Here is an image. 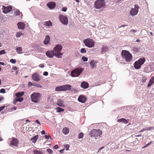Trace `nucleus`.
I'll return each mask as SVG.
<instances>
[{"label": "nucleus", "instance_id": "nucleus-7", "mask_svg": "<svg viewBox=\"0 0 154 154\" xmlns=\"http://www.w3.org/2000/svg\"><path fill=\"white\" fill-rule=\"evenodd\" d=\"M83 42L86 46L89 48L93 47L95 44V42L94 41L90 38L84 40Z\"/></svg>", "mask_w": 154, "mask_h": 154}, {"label": "nucleus", "instance_id": "nucleus-60", "mask_svg": "<svg viewBox=\"0 0 154 154\" xmlns=\"http://www.w3.org/2000/svg\"><path fill=\"white\" fill-rule=\"evenodd\" d=\"M104 147V146H103V147H101L99 149V150L98 151H99V150H101V149H102Z\"/></svg>", "mask_w": 154, "mask_h": 154}, {"label": "nucleus", "instance_id": "nucleus-41", "mask_svg": "<svg viewBox=\"0 0 154 154\" xmlns=\"http://www.w3.org/2000/svg\"><path fill=\"white\" fill-rule=\"evenodd\" d=\"M10 62L12 63H15L16 62V60L15 59H11L10 60Z\"/></svg>", "mask_w": 154, "mask_h": 154}, {"label": "nucleus", "instance_id": "nucleus-25", "mask_svg": "<svg viewBox=\"0 0 154 154\" xmlns=\"http://www.w3.org/2000/svg\"><path fill=\"white\" fill-rule=\"evenodd\" d=\"M154 83V76H153L149 80L147 85V87L150 86Z\"/></svg>", "mask_w": 154, "mask_h": 154}, {"label": "nucleus", "instance_id": "nucleus-6", "mask_svg": "<svg viewBox=\"0 0 154 154\" xmlns=\"http://www.w3.org/2000/svg\"><path fill=\"white\" fill-rule=\"evenodd\" d=\"M105 2L104 0H97L94 3V7L97 9L104 8Z\"/></svg>", "mask_w": 154, "mask_h": 154}, {"label": "nucleus", "instance_id": "nucleus-21", "mask_svg": "<svg viewBox=\"0 0 154 154\" xmlns=\"http://www.w3.org/2000/svg\"><path fill=\"white\" fill-rule=\"evenodd\" d=\"M24 94V92L21 91L15 94V96L17 98H20V97L23 96Z\"/></svg>", "mask_w": 154, "mask_h": 154}, {"label": "nucleus", "instance_id": "nucleus-54", "mask_svg": "<svg viewBox=\"0 0 154 154\" xmlns=\"http://www.w3.org/2000/svg\"><path fill=\"white\" fill-rule=\"evenodd\" d=\"M35 122L36 123H37L38 124L40 125L41 124L40 122L38 120H36L35 121Z\"/></svg>", "mask_w": 154, "mask_h": 154}, {"label": "nucleus", "instance_id": "nucleus-33", "mask_svg": "<svg viewBox=\"0 0 154 154\" xmlns=\"http://www.w3.org/2000/svg\"><path fill=\"white\" fill-rule=\"evenodd\" d=\"M45 137L46 139H50L48 140L51 142V141L52 140V139L51 137L49 134L48 135H45Z\"/></svg>", "mask_w": 154, "mask_h": 154}, {"label": "nucleus", "instance_id": "nucleus-63", "mask_svg": "<svg viewBox=\"0 0 154 154\" xmlns=\"http://www.w3.org/2000/svg\"><path fill=\"white\" fill-rule=\"evenodd\" d=\"M140 40L139 39H137L136 40V42H140Z\"/></svg>", "mask_w": 154, "mask_h": 154}, {"label": "nucleus", "instance_id": "nucleus-45", "mask_svg": "<svg viewBox=\"0 0 154 154\" xmlns=\"http://www.w3.org/2000/svg\"><path fill=\"white\" fill-rule=\"evenodd\" d=\"M67 10V8L66 7H64L62 8V11L64 12H66Z\"/></svg>", "mask_w": 154, "mask_h": 154}, {"label": "nucleus", "instance_id": "nucleus-27", "mask_svg": "<svg viewBox=\"0 0 154 154\" xmlns=\"http://www.w3.org/2000/svg\"><path fill=\"white\" fill-rule=\"evenodd\" d=\"M63 103L64 101L60 99L58 100L57 104L58 106L62 107L64 106L63 105Z\"/></svg>", "mask_w": 154, "mask_h": 154}, {"label": "nucleus", "instance_id": "nucleus-58", "mask_svg": "<svg viewBox=\"0 0 154 154\" xmlns=\"http://www.w3.org/2000/svg\"><path fill=\"white\" fill-rule=\"evenodd\" d=\"M76 89H72L71 90V91H76Z\"/></svg>", "mask_w": 154, "mask_h": 154}, {"label": "nucleus", "instance_id": "nucleus-4", "mask_svg": "<svg viewBox=\"0 0 154 154\" xmlns=\"http://www.w3.org/2000/svg\"><path fill=\"white\" fill-rule=\"evenodd\" d=\"M83 68L77 67L71 71V75L73 77H78L80 75L83 70Z\"/></svg>", "mask_w": 154, "mask_h": 154}, {"label": "nucleus", "instance_id": "nucleus-13", "mask_svg": "<svg viewBox=\"0 0 154 154\" xmlns=\"http://www.w3.org/2000/svg\"><path fill=\"white\" fill-rule=\"evenodd\" d=\"M18 143L19 141L17 139L13 138L12 140L11 141L10 144L11 145L17 146Z\"/></svg>", "mask_w": 154, "mask_h": 154}, {"label": "nucleus", "instance_id": "nucleus-31", "mask_svg": "<svg viewBox=\"0 0 154 154\" xmlns=\"http://www.w3.org/2000/svg\"><path fill=\"white\" fill-rule=\"evenodd\" d=\"M44 25L46 26H50L52 25V23L51 21H48L45 22L44 23Z\"/></svg>", "mask_w": 154, "mask_h": 154}, {"label": "nucleus", "instance_id": "nucleus-15", "mask_svg": "<svg viewBox=\"0 0 154 154\" xmlns=\"http://www.w3.org/2000/svg\"><path fill=\"white\" fill-rule=\"evenodd\" d=\"M47 5L50 9H53L56 6V4L54 2H51L47 3Z\"/></svg>", "mask_w": 154, "mask_h": 154}, {"label": "nucleus", "instance_id": "nucleus-57", "mask_svg": "<svg viewBox=\"0 0 154 154\" xmlns=\"http://www.w3.org/2000/svg\"><path fill=\"white\" fill-rule=\"evenodd\" d=\"M64 150V149H61L60 150V153H62L63 152V151Z\"/></svg>", "mask_w": 154, "mask_h": 154}, {"label": "nucleus", "instance_id": "nucleus-26", "mask_svg": "<svg viewBox=\"0 0 154 154\" xmlns=\"http://www.w3.org/2000/svg\"><path fill=\"white\" fill-rule=\"evenodd\" d=\"M62 131L64 134H67L69 133V129L67 127H65L63 128Z\"/></svg>", "mask_w": 154, "mask_h": 154}, {"label": "nucleus", "instance_id": "nucleus-37", "mask_svg": "<svg viewBox=\"0 0 154 154\" xmlns=\"http://www.w3.org/2000/svg\"><path fill=\"white\" fill-rule=\"evenodd\" d=\"M22 35V33L20 32H17L16 34V37H20Z\"/></svg>", "mask_w": 154, "mask_h": 154}, {"label": "nucleus", "instance_id": "nucleus-34", "mask_svg": "<svg viewBox=\"0 0 154 154\" xmlns=\"http://www.w3.org/2000/svg\"><path fill=\"white\" fill-rule=\"evenodd\" d=\"M108 50V48L106 47H103L102 48V53H103L104 52L107 51Z\"/></svg>", "mask_w": 154, "mask_h": 154}, {"label": "nucleus", "instance_id": "nucleus-29", "mask_svg": "<svg viewBox=\"0 0 154 154\" xmlns=\"http://www.w3.org/2000/svg\"><path fill=\"white\" fill-rule=\"evenodd\" d=\"M154 129V127H148V128H143V129L140 130L139 131V132H141L143 131H147V130L150 131L151 130H153Z\"/></svg>", "mask_w": 154, "mask_h": 154}, {"label": "nucleus", "instance_id": "nucleus-17", "mask_svg": "<svg viewBox=\"0 0 154 154\" xmlns=\"http://www.w3.org/2000/svg\"><path fill=\"white\" fill-rule=\"evenodd\" d=\"M17 25L18 29H23L25 28L26 26L25 24L22 22H18Z\"/></svg>", "mask_w": 154, "mask_h": 154}, {"label": "nucleus", "instance_id": "nucleus-62", "mask_svg": "<svg viewBox=\"0 0 154 154\" xmlns=\"http://www.w3.org/2000/svg\"><path fill=\"white\" fill-rule=\"evenodd\" d=\"M141 136V134H139V135H135V137H139V136Z\"/></svg>", "mask_w": 154, "mask_h": 154}, {"label": "nucleus", "instance_id": "nucleus-35", "mask_svg": "<svg viewBox=\"0 0 154 154\" xmlns=\"http://www.w3.org/2000/svg\"><path fill=\"white\" fill-rule=\"evenodd\" d=\"M86 52V50L85 48H82L80 50V52L82 54L85 53Z\"/></svg>", "mask_w": 154, "mask_h": 154}, {"label": "nucleus", "instance_id": "nucleus-38", "mask_svg": "<svg viewBox=\"0 0 154 154\" xmlns=\"http://www.w3.org/2000/svg\"><path fill=\"white\" fill-rule=\"evenodd\" d=\"M82 59L84 62L87 61L88 60V58L85 56H83L82 57Z\"/></svg>", "mask_w": 154, "mask_h": 154}, {"label": "nucleus", "instance_id": "nucleus-47", "mask_svg": "<svg viewBox=\"0 0 154 154\" xmlns=\"http://www.w3.org/2000/svg\"><path fill=\"white\" fill-rule=\"evenodd\" d=\"M53 148L55 149H57L58 148V146L57 145H56L53 146Z\"/></svg>", "mask_w": 154, "mask_h": 154}, {"label": "nucleus", "instance_id": "nucleus-32", "mask_svg": "<svg viewBox=\"0 0 154 154\" xmlns=\"http://www.w3.org/2000/svg\"><path fill=\"white\" fill-rule=\"evenodd\" d=\"M57 112H63L64 111V109L60 107H57L55 109Z\"/></svg>", "mask_w": 154, "mask_h": 154}, {"label": "nucleus", "instance_id": "nucleus-51", "mask_svg": "<svg viewBox=\"0 0 154 154\" xmlns=\"http://www.w3.org/2000/svg\"><path fill=\"white\" fill-rule=\"evenodd\" d=\"M39 67H41V68H43V67H44V64H40L39 65Z\"/></svg>", "mask_w": 154, "mask_h": 154}, {"label": "nucleus", "instance_id": "nucleus-20", "mask_svg": "<svg viewBox=\"0 0 154 154\" xmlns=\"http://www.w3.org/2000/svg\"><path fill=\"white\" fill-rule=\"evenodd\" d=\"M50 40V36L48 35H46L44 41L43 42L44 43L45 45L48 44Z\"/></svg>", "mask_w": 154, "mask_h": 154}, {"label": "nucleus", "instance_id": "nucleus-50", "mask_svg": "<svg viewBox=\"0 0 154 154\" xmlns=\"http://www.w3.org/2000/svg\"><path fill=\"white\" fill-rule=\"evenodd\" d=\"M5 106L0 107V111H1L3 109L5 108Z\"/></svg>", "mask_w": 154, "mask_h": 154}, {"label": "nucleus", "instance_id": "nucleus-43", "mask_svg": "<svg viewBox=\"0 0 154 154\" xmlns=\"http://www.w3.org/2000/svg\"><path fill=\"white\" fill-rule=\"evenodd\" d=\"M0 92L1 93H5V91L4 89L2 88L0 90Z\"/></svg>", "mask_w": 154, "mask_h": 154}, {"label": "nucleus", "instance_id": "nucleus-2", "mask_svg": "<svg viewBox=\"0 0 154 154\" xmlns=\"http://www.w3.org/2000/svg\"><path fill=\"white\" fill-rule=\"evenodd\" d=\"M122 56L123 59L127 62H129L133 58L131 54L128 51L126 50L122 51Z\"/></svg>", "mask_w": 154, "mask_h": 154}, {"label": "nucleus", "instance_id": "nucleus-53", "mask_svg": "<svg viewBox=\"0 0 154 154\" xmlns=\"http://www.w3.org/2000/svg\"><path fill=\"white\" fill-rule=\"evenodd\" d=\"M41 134H45V131L44 130L42 131L41 132Z\"/></svg>", "mask_w": 154, "mask_h": 154}, {"label": "nucleus", "instance_id": "nucleus-42", "mask_svg": "<svg viewBox=\"0 0 154 154\" xmlns=\"http://www.w3.org/2000/svg\"><path fill=\"white\" fill-rule=\"evenodd\" d=\"M6 53L5 51L4 50H2L0 51V55L2 54H6Z\"/></svg>", "mask_w": 154, "mask_h": 154}, {"label": "nucleus", "instance_id": "nucleus-18", "mask_svg": "<svg viewBox=\"0 0 154 154\" xmlns=\"http://www.w3.org/2000/svg\"><path fill=\"white\" fill-rule=\"evenodd\" d=\"M63 91L70 90L71 89V85L69 84H66L64 85H63Z\"/></svg>", "mask_w": 154, "mask_h": 154}, {"label": "nucleus", "instance_id": "nucleus-30", "mask_svg": "<svg viewBox=\"0 0 154 154\" xmlns=\"http://www.w3.org/2000/svg\"><path fill=\"white\" fill-rule=\"evenodd\" d=\"M16 50L18 53L20 54L22 53L21 52L23 51V49L21 47H18L16 48Z\"/></svg>", "mask_w": 154, "mask_h": 154}, {"label": "nucleus", "instance_id": "nucleus-52", "mask_svg": "<svg viewBox=\"0 0 154 154\" xmlns=\"http://www.w3.org/2000/svg\"><path fill=\"white\" fill-rule=\"evenodd\" d=\"M131 32H137V30L134 29H131L130 31Z\"/></svg>", "mask_w": 154, "mask_h": 154}, {"label": "nucleus", "instance_id": "nucleus-3", "mask_svg": "<svg viewBox=\"0 0 154 154\" xmlns=\"http://www.w3.org/2000/svg\"><path fill=\"white\" fill-rule=\"evenodd\" d=\"M41 94L39 93L34 92L31 96V100L32 102L35 103H38L40 100Z\"/></svg>", "mask_w": 154, "mask_h": 154}, {"label": "nucleus", "instance_id": "nucleus-28", "mask_svg": "<svg viewBox=\"0 0 154 154\" xmlns=\"http://www.w3.org/2000/svg\"><path fill=\"white\" fill-rule=\"evenodd\" d=\"M55 90L56 91H63V86H59L55 88Z\"/></svg>", "mask_w": 154, "mask_h": 154}, {"label": "nucleus", "instance_id": "nucleus-11", "mask_svg": "<svg viewBox=\"0 0 154 154\" xmlns=\"http://www.w3.org/2000/svg\"><path fill=\"white\" fill-rule=\"evenodd\" d=\"M32 79L34 80L38 81L41 80V78L39 75L36 73L33 74L32 75Z\"/></svg>", "mask_w": 154, "mask_h": 154}, {"label": "nucleus", "instance_id": "nucleus-36", "mask_svg": "<svg viewBox=\"0 0 154 154\" xmlns=\"http://www.w3.org/2000/svg\"><path fill=\"white\" fill-rule=\"evenodd\" d=\"M147 80V78L145 76H143L141 79V81H142L143 83H144L146 82Z\"/></svg>", "mask_w": 154, "mask_h": 154}, {"label": "nucleus", "instance_id": "nucleus-40", "mask_svg": "<svg viewBox=\"0 0 154 154\" xmlns=\"http://www.w3.org/2000/svg\"><path fill=\"white\" fill-rule=\"evenodd\" d=\"M83 136V133H80L79 135V139L82 138Z\"/></svg>", "mask_w": 154, "mask_h": 154}, {"label": "nucleus", "instance_id": "nucleus-55", "mask_svg": "<svg viewBox=\"0 0 154 154\" xmlns=\"http://www.w3.org/2000/svg\"><path fill=\"white\" fill-rule=\"evenodd\" d=\"M127 26V25H122L121 26L119 27V28H121V27H124L125 26Z\"/></svg>", "mask_w": 154, "mask_h": 154}, {"label": "nucleus", "instance_id": "nucleus-44", "mask_svg": "<svg viewBox=\"0 0 154 154\" xmlns=\"http://www.w3.org/2000/svg\"><path fill=\"white\" fill-rule=\"evenodd\" d=\"M33 85V84L30 82H29L28 86V87H30Z\"/></svg>", "mask_w": 154, "mask_h": 154}, {"label": "nucleus", "instance_id": "nucleus-46", "mask_svg": "<svg viewBox=\"0 0 154 154\" xmlns=\"http://www.w3.org/2000/svg\"><path fill=\"white\" fill-rule=\"evenodd\" d=\"M43 75L45 76H47L48 75V73L47 72L45 71L44 72Z\"/></svg>", "mask_w": 154, "mask_h": 154}, {"label": "nucleus", "instance_id": "nucleus-5", "mask_svg": "<svg viewBox=\"0 0 154 154\" xmlns=\"http://www.w3.org/2000/svg\"><path fill=\"white\" fill-rule=\"evenodd\" d=\"M146 59L144 58H140L138 60L134 62V66L135 69H140L145 61Z\"/></svg>", "mask_w": 154, "mask_h": 154}, {"label": "nucleus", "instance_id": "nucleus-24", "mask_svg": "<svg viewBox=\"0 0 154 154\" xmlns=\"http://www.w3.org/2000/svg\"><path fill=\"white\" fill-rule=\"evenodd\" d=\"M117 121L119 122H122L125 124H127L128 123V121L127 120L124 118H122L120 119H119Z\"/></svg>", "mask_w": 154, "mask_h": 154}, {"label": "nucleus", "instance_id": "nucleus-39", "mask_svg": "<svg viewBox=\"0 0 154 154\" xmlns=\"http://www.w3.org/2000/svg\"><path fill=\"white\" fill-rule=\"evenodd\" d=\"M47 151L49 154H52L53 153V151L50 148L48 149L47 150Z\"/></svg>", "mask_w": 154, "mask_h": 154}, {"label": "nucleus", "instance_id": "nucleus-10", "mask_svg": "<svg viewBox=\"0 0 154 154\" xmlns=\"http://www.w3.org/2000/svg\"><path fill=\"white\" fill-rule=\"evenodd\" d=\"M60 19L61 22L64 25H67L68 23V19L67 17L62 15H60Z\"/></svg>", "mask_w": 154, "mask_h": 154}, {"label": "nucleus", "instance_id": "nucleus-1", "mask_svg": "<svg viewBox=\"0 0 154 154\" xmlns=\"http://www.w3.org/2000/svg\"><path fill=\"white\" fill-rule=\"evenodd\" d=\"M62 48V46L60 45H57L54 48V51L50 50L47 51L46 53V56L49 58L53 57L55 55L58 58H60L62 55V54L60 51Z\"/></svg>", "mask_w": 154, "mask_h": 154}, {"label": "nucleus", "instance_id": "nucleus-23", "mask_svg": "<svg viewBox=\"0 0 154 154\" xmlns=\"http://www.w3.org/2000/svg\"><path fill=\"white\" fill-rule=\"evenodd\" d=\"M38 135H35V136H34L31 139V140L32 141V142L34 143H35L36 142L37 140L38 139Z\"/></svg>", "mask_w": 154, "mask_h": 154}, {"label": "nucleus", "instance_id": "nucleus-49", "mask_svg": "<svg viewBox=\"0 0 154 154\" xmlns=\"http://www.w3.org/2000/svg\"><path fill=\"white\" fill-rule=\"evenodd\" d=\"M36 86L40 88H42V85H40L39 84H37L36 85Z\"/></svg>", "mask_w": 154, "mask_h": 154}, {"label": "nucleus", "instance_id": "nucleus-12", "mask_svg": "<svg viewBox=\"0 0 154 154\" xmlns=\"http://www.w3.org/2000/svg\"><path fill=\"white\" fill-rule=\"evenodd\" d=\"M12 7L11 6H8L7 7L3 6V8L2 9L3 12L5 14L10 12L12 10Z\"/></svg>", "mask_w": 154, "mask_h": 154}, {"label": "nucleus", "instance_id": "nucleus-14", "mask_svg": "<svg viewBox=\"0 0 154 154\" xmlns=\"http://www.w3.org/2000/svg\"><path fill=\"white\" fill-rule=\"evenodd\" d=\"M78 100L79 102L84 103L86 102V97L84 96L81 95L79 96Z\"/></svg>", "mask_w": 154, "mask_h": 154}, {"label": "nucleus", "instance_id": "nucleus-22", "mask_svg": "<svg viewBox=\"0 0 154 154\" xmlns=\"http://www.w3.org/2000/svg\"><path fill=\"white\" fill-rule=\"evenodd\" d=\"M23 97H20V98H17V99H15L14 100V101H13V104H16L17 102V101L21 102L22 101H23Z\"/></svg>", "mask_w": 154, "mask_h": 154}, {"label": "nucleus", "instance_id": "nucleus-9", "mask_svg": "<svg viewBox=\"0 0 154 154\" xmlns=\"http://www.w3.org/2000/svg\"><path fill=\"white\" fill-rule=\"evenodd\" d=\"M139 8L138 6L137 5H135L134 8H132L130 11V14L132 16L137 15L138 12Z\"/></svg>", "mask_w": 154, "mask_h": 154}, {"label": "nucleus", "instance_id": "nucleus-64", "mask_svg": "<svg viewBox=\"0 0 154 154\" xmlns=\"http://www.w3.org/2000/svg\"><path fill=\"white\" fill-rule=\"evenodd\" d=\"M76 2H79V0H75Z\"/></svg>", "mask_w": 154, "mask_h": 154}, {"label": "nucleus", "instance_id": "nucleus-16", "mask_svg": "<svg viewBox=\"0 0 154 154\" xmlns=\"http://www.w3.org/2000/svg\"><path fill=\"white\" fill-rule=\"evenodd\" d=\"M97 62L96 61L94 60H92L90 63L91 68L93 69L94 68H96L97 66L96 64Z\"/></svg>", "mask_w": 154, "mask_h": 154}, {"label": "nucleus", "instance_id": "nucleus-61", "mask_svg": "<svg viewBox=\"0 0 154 154\" xmlns=\"http://www.w3.org/2000/svg\"><path fill=\"white\" fill-rule=\"evenodd\" d=\"M3 99V97H0V101H2Z\"/></svg>", "mask_w": 154, "mask_h": 154}, {"label": "nucleus", "instance_id": "nucleus-59", "mask_svg": "<svg viewBox=\"0 0 154 154\" xmlns=\"http://www.w3.org/2000/svg\"><path fill=\"white\" fill-rule=\"evenodd\" d=\"M16 107H13V108H12V109H14V110H16Z\"/></svg>", "mask_w": 154, "mask_h": 154}, {"label": "nucleus", "instance_id": "nucleus-8", "mask_svg": "<svg viewBox=\"0 0 154 154\" xmlns=\"http://www.w3.org/2000/svg\"><path fill=\"white\" fill-rule=\"evenodd\" d=\"M102 132L101 131L95 129H93L90 132V135L91 137H95V138H97V137L100 136L102 134Z\"/></svg>", "mask_w": 154, "mask_h": 154}, {"label": "nucleus", "instance_id": "nucleus-19", "mask_svg": "<svg viewBox=\"0 0 154 154\" xmlns=\"http://www.w3.org/2000/svg\"><path fill=\"white\" fill-rule=\"evenodd\" d=\"M81 86L84 89H86L89 87V84L88 82H83L81 83Z\"/></svg>", "mask_w": 154, "mask_h": 154}, {"label": "nucleus", "instance_id": "nucleus-48", "mask_svg": "<svg viewBox=\"0 0 154 154\" xmlns=\"http://www.w3.org/2000/svg\"><path fill=\"white\" fill-rule=\"evenodd\" d=\"M69 147V145L67 144L66 145V146H65V147L66 148V150H68Z\"/></svg>", "mask_w": 154, "mask_h": 154}, {"label": "nucleus", "instance_id": "nucleus-56", "mask_svg": "<svg viewBox=\"0 0 154 154\" xmlns=\"http://www.w3.org/2000/svg\"><path fill=\"white\" fill-rule=\"evenodd\" d=\"M0 64L2 65H5V63L4 62H0Z\"/></svg>", "mask_w": 154, "mask_h": 154}]
</instances>
